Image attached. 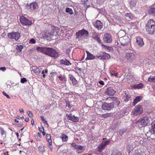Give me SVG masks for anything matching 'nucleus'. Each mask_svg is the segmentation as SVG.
<instances>
[{
  "label": "nucleus",
  "instance_id": "f257e3e1",
  "mask_svg": "<svg viewBox=\"0 0 155 155\" xmlns=\"http://www.w3.org/2000/svg\"><path fill=\"white\" fill-rule=\"evenodd\" d=\"M36 50L38 52L43 53L51 57L54 58L58 56V53L52 48L38 47L36 48Z\"/></svg>",
  "mask_w": 155,
  "mask_h": 155
},
{
  "label": "nucleus",
  "instance_id": "f03ea898",
  "mask_svg": "<svg viewBox=\"0 0 155 155\" xmlns=\"http://www.w3.org/2000/svg\"><path fill=\"white\" fill-rule=\"evenodd\" d=\"M121 44L124 47H127L130 42V38L127 36L121 37L119 39Z\"/></svg>",
  "mask_w": 155,
  "mask_h": 155
},
{
  "label": "nucleus",
  "instance_id": "7ed1b4c3",
  "mask_svg": "<svg viewBox=\"0 0 155 155\" xmlns=\"http://www.w3.org/2000/svg\"><path fill=\"white\" fill-rule=\"evenodd\" d=\"M113 103H104L102 105V108L105 110H109L114 107Z\"/></svg>",
  "mask_w": 155,
  "mask_h": 155
},
{
  "label": "nucleus",
  "instance_id": "20e7f679",
  "mask_svg": "<svg viewBox=\"0 0 155 155\" xmlns=\"http://www.w3.org/2000/svg\"><path fill=\"white\" fill-rule=\"evenodd\" d=\"M88 32L84 29L78 31L76 33V36L78 38L82 37H86L88 35Z\"/></svg>",
  "mask_w": 155,
  "mask_h": 155
},
{
  "label": "nucleus",
  "instance_id": "39448f33",
  "mask_svg": "<svg viewBox=\"0 0 155 155\" xmlns=\"http://www.w3.org/2000/svg\"><path fill=\"white\" fill-rule=\"evenodd\" d=\"M8 36L11 39H14L15 40H18L20 37V35L18 32H13L9 33L8 34Z\"/></svg>",
  "mask_w": 155,
  "mask_h": 155
},
{
  "label": "nucleus",
  "instance_id": "423d86ee",
  "mask_svg": "<svg viewBox=\"0 0 155 155\" xmlns=\"http://www.w3.org/2000/svg\"><path fill=\"white\" fill-rule=\"evenodd\" d=\"M143 112V108L141 105L136 106L134 111H132L133 114L137 115L142 113Z\"/></svg>",
  "mask_w": 155,
  "mask_h": 155
},
{
  "label": "nucleus",
  "instance_id": "0eeeda50",
  "mask_svg": "<svg viewBox=\"0 0 155 155\" xmlns=\"http://www.w3.org/2000/svg\"><path fill=\"white\" fill-rule=\"evenodd\" d=\"M150 124V120L148 117H144L140 121V124L143 126L149 125Z\"/></svg>",
  "mask_w": 155,
  "mask_h": 155
},
{
  "label": "nucleus",
  "instance_id": "6e6552de",
  "mask_svg": "<svg viewBox=\"0 0 155 155\" xmlns=\"http://www.w3.org/2000/svg\"><path fill=\"white\" fill-rule=\"evenodd\" d=\"M38 6L37 3L36 2H34L31 3L30 5L27 4L26 5V8L30 12L32 10H34Z\"/></svg>",
  "mask_w": 155,
  "mask_h": 155
},
{
  "label": "nucleus",
  "instance_id": "1a4fd4ad",
  "mask_svg": "<svg viewBox=\"0 0 155 155\" xmlns=\"http://www.w3.org/2000/svg\"><path fill=\"white\" fill-rule=\"evenodd\" d=\"M125 58L128 61L131 62L135 60V57L134 53H128L126 54L125 56Z\"/></svg>",
  "mask_w": 155,
  "mask_h": 155
},
{
  "label": "nucleus",
  "instance_id": "9d476101",
  "mask_svg": "<svg viewBox=\"0 0 155 155\" xmlns=\"http://www.w3.org/2000/svg\"><path fill=\"white\" fill-rule=\"evenodd\" d=\"M20 20L21 23L25 25H31L32 22L24 16L20 17Z\"/></svg>",
  "mask_w": 155,
  "mask_h": 155
},
{
  "label": "nucleus",
  "instance_id": "9b49d317",
  "mask_svg": "<svg viewBox=\"0 0 155 155\" xmlns=\"http://www.w3.org/2000/svg\"><path fill=\"white\" fill-rule=\"evenodd\" d=\"M103 41L106 43H110L112 41V39L110 34L109 33L105 34L103 38Z\"/></svg>",
  "mask_w": 155,
  "mask_h": 155
},
{
  "label": "nucleus",
  "instance_id": "f8f14e48",
  "mask_svg": "<svg viewBox=\"0 0 155 155\" xmlns=\"http://www.w3.org/2000/svg\"><path fill=\"white\" fill-rule=\"evenodd\" d=\"M110 57V55L108 54L105 52H104L102 53L100 56H98L97 58L100 59H107L109 58Z\"/></svg>",
  "mask_w": 155,
  "mask_h": 155
},
{
  "label": "nucleus",
  "instance_id": "ddd939ff",
  "mask_svg": "<svg viewBox=\"0 0 155 155\" xmlns=\"http://www.w3.org/2000/svg\"><path fill=\"white\" fill-rule=\"evenodd\" d=\"M116 91L111 87H109L105 92L106 94L109 95L113 96L114 95Z\"/></svg>",
  "mask_w": 155,
  "mask_h": 155
},
{
  "label": "nucleus",
  "instance_id": "4468645a",
  "mask_svg": "<svg viewBox=\"0 0 155 155\" xmlns=\"http://www.w3.org/2000/svg\"><path fill=\"white\" fill-rule=\"evenodd\" d=\"M95 28L98 29H101L103 27V23L99 20L97 21L94 24Z\"/></svg>",
  "mask_w": 155,
  "mask_h": 155
},
{
  "label": "nucleus",
  "instance_id": "2eb2a0df",
  "mask_svg": "<svg viewBox=\"0 0 155 155\" xmlns=\"http://www.w3.org/2000/svg\"><path fill=\"white\" fill-rule=\"evenodd\" d=\"M147 32L150 34H152L155 32V26L153 27L146 26Z\"/></svg>",
  "mask_w": 155,
  "mask_h": 155
},
{
  "label": "nucleus",
  "instance_id": "dca6fc26",
  "mask_svg": "<svg viewBox=\"0 0 155 155\" xmlns=\"http://www.w3.org/2000/svg\"><path fill=\"white\" fill-rule=\"evenodd\" d=\"M59 63L61 64H64L66 66H69L71 65V64L70 61L67 60L66 59H61L59 60Z\"/></svg>",
  "mask_w": 155,
  "mask_h": 155
},
{
  "label": "nucleus",
  "instance_id": "f3484780",
  "mask_svg": "<svg viewBox=\"0 0 155 155\" xmlns=\"http://www.w3.org/2000/svg\"><path fill=\"white\" fill-rule=\"evenodd\" d=\"M136 42L140 46H142L144 45V43L143 41V39L140 36L137 37Z\"/></svg>",
  "mask_w": 155,
  "mask_h": 155
},
{
  "label": "nucleus",
  "instance_id": "a211bd4d",
  "mask_svg": "<svg viewBox=\"0 0 155 155\" xmlns=\"http://www.w3.org/2000/svg\"><path fill=\"white\" fill-rule=\"evenodd\" d=\"M68 119L72 120V121L76 122L78 121L79 118L78 117H75L74 115L71 116V114L69 115L68 117Z\"/></svg>",
  "mask_w": 155,
  "mask_h": 155
},
{
  "label": "nucleus",
  "instance_id": "6ab92c4d",
  "mask_svg": "<svg viewBox=\"0 0 155 155\" xmlns=\"http://www.w3.org/2000/svg\"><path fill=\"white\" fill-rule=\"evenodd\" d=\"M105 139H106V138H103V140H104L103 141L101 145V147L102 149L104 148L105 147L108 145L110 142V140H104Z\"/></svg>",
  "mask_w": 155,
  "mask_h": 155
},
{
  "label": "nucleus",
  "instance_id": "aec40b11",
  "mask_svg": "<svg viewBox=\"0 0 155 155\" xmlns=\"http://www.w3.org/2000/svg\"><path fill=\"white\" fill-rule=\"evenodd\" d=\"M112 100L113 101L111 103H113L114 107L116 106H118L120 104V102L118 98L116 97H113L112 98Z\"/></svg>",
  "mask_w": 155,
  "mask_h": 155
},
{
  "label": "nucleus",
  "instance_id": "412c9836",
  "mask_svg": "<svg viewBox=\"0 0 155 155\" xmlns=\"http://www.w3.org/2000/svg\"><path fill=\"white\" fill-rule=\"evenodd\" d=\"M86 52L87 54V57L86 58V60L93 59L95 58V56L91 54L88 51H86Z\"/></svg>",
  "mask_w": 155,
  "mask_h": 155
},
{
  "label": "nucleus",
  "instance_id": "4be33fe9",
  "mask_svg": "<svg viewBox=\"0 0 155 155\" xmlns=\"http://www.w3.org/2000/svg\"><path fill=\"white\" fill-rule=\"evenodd\" d=\"M146 26L153 27L155 26V22L152 19H150L147 22Z\"/></svg>",
  "mask_w": 155,
  "mask_h": 155
},
{
  "label": "nucleus",
  "instance_id": "5701e85b",
  "mask_svg": "<svg viewBox=\"0 0 155 155\" xmlns=\"http://www.w3.org/2000/svg\"><path fill=\"white\" fill-rule=\"evenodd\" d=\"M31 70L34 71L36 74H38L40 72V70L37 67L33 66L31 68Z\"/></svg>",
  "mask_w": 155,
  "mask_h": 155
},
{
  "label": "nucleus",
  "instance_id": "b1692460",
  "mask_svg": "<svg viewBox=\"0 0 155 155\" xmlns=\"http://www.w3.org/2000/svg\"><path fill=\"white\" fill-rule=\"evenodd\" d=\"M77 150L76 152L78 153H81L82 151H79V150L84 151L85 149V147L84 146H82L80 145H78L76 148V149Z\"/></svg>",
  "mask_w": 155,
  "mask_h": 155
},
{
  "label": "nucleus",
  "instance_id": "393cba45",
  "mask_svg": "<svg viewBox=\"0 0 155 155\" xmlns=\"http://www.w3.org/2000/svg\"><path fill=\"white\" fill-rule=\"evenodd\" d=\"M137 2V0H130V6L131 8L135 7Z\"/></svg>",
  "mask_w": 155,
  "mask_h": 155
},
{
  "label": "nucleus",
  "instance_id": "a878e982",
  "mask_svg": "<svg viewBox=\"0 0 155 155\" xmlns=\"http://www.w3.org/2000/svg\"><path fill=\"white\" fill-rule=\"evenodd\" d=\"M149 13L153 16H155V7H152L149 10Z\"/></svg>",
  "mask_w": 155,
  "mask_h": 155
},
{
  "label": "nucleus",
  "instance_id": "bb28decb",
  "mask_svg": "<svg viewBox=\"0 0 155 155\" xmlns=\"http://www.w3.org/2000/svg\"><path fill=\"white\" fill-rule=\"evenodd\" d=\"M125 18L127 20L129 21L132 18V16L131 13H127L125 15Z\"/></svg>",
  "mask_w": 155,
  "mask_h": 155
},
{
  "label": "nucleus",
  "instance_id": "cd10ccee",
  "mask_svg": "<svg viewBox=\"0 0 155 155\" xmlns=\"http://www.w3.org/2000/svg\"><path fill=\"white\" fill-rule=\"evenodd\" d=\"M57 33L56 31H54L53 33H51L50 35V38L51 39L54 40L56 38V36Z\"/></svg>",
  "mask_w": 155,
  "mask_h": 155
},
{
  "label": "nucleus",
  "instance_id": "c85d7f7f",
  "mask_svg": "<svg viewBox=\"0 0 155 155\" xmlns=\"http://www.w3.org/2000/svg\"><path fill=\"white\" fill-rule=\"evenodd\" d=\"M70 80L72 81L73 85H75L77 84V81L73 76H71L70 77Z\"/></svg>",
  "mask_w": 155,
  "mask_h": 155
},
{
  "label": "nucleus",
  "instance_id": "c756f323",
  "mask_svg": "<svg viewBox=\"0 0 155 155\" xmlns=\"http://www.w3.org/2000/svg\"><path fill=\"white\" fill-rule=\"evenodd\" d=\"M141 99V98L139 96L137 97L134 100L133 105L134 106L137 103L140 101Z\"/></svg>",
  "mask_w": 155,
  "mask_h": 155
},
{
  "label": "nucleus",
  "instance_id": "7c9ffc66",
  "mask_svg": "<svg viewBox=\"0 0 155 155\" xmlns=\"http://www.w3.org/2000/svg\"><path fill=\"white\" fill-rule=\"evenodd\" d=\"M61 138L62 141L64 142H66L67 141L68 137L65 134H63L61 136Z\"/></svg>",
  "mask_w": 155,
  "mask_h": 155
},
{
  "label": "nucleus",
  "instance_id": "2f4dec72",
  "mask_svg": "<svg viewBox=\"0 0 155 155\" xmlns=\"http://www.w3.org/2000/svg\"><path fill=\"white\" fill-rule=\"evenodd\" d=\"M46 139L48 141V143H51V142H52L51 136L50 134H47L46 136Z\"/></svg>",
  "mask_w": 155,
  "mask_h": 155
},
{
  "label": "nucleus",
  "instance_id": "473e14b6",
  "mask_svg": "<svg viewBox=\"0 0 155 155\" xmlns=\"http://www.w3.org/2000/svg\"><path fill=\"white\" fill-rule=\"evenodd\" d=\"M134 87L135 89H140L143 87V84L141 83L138 84L137 85L134 86Z\"/></svg>",
  "mask_w": 155,
  "mask_h": 155
},
{
  "label": "nucleus",
  "instance_id": "72a5a7b5",
  "mask_svg": "<svg viewBox=\"0 0 155 155\" xmlns=\"http://www.w3.org/2000/svg\"><path fill=\"white\" fill-rule=\"evenodd\" d=\"M93 37L99 43H101V40L99 39V37L97 36V34H94L93 35Z\"/></svg>",
  "mask_w": 155,
  "mask_h": 155
},
{
  "label": "nucleus",
  "instance_id": "f704fd0d",
  "mask_svg": "<svg viewBox=\"0 0 155 155\" xmlns=\"http://www.w3.org/2000/svg\"><path fill=\"white\" fill-rule=\"evenodd\" d=\"M151 127H152V131L153 132V134H155V120L153 121L151 124Z\"/></svg>",
  "mask_w": 155,
  "mask_h": 155
},
{
  "label": "nucleus",
  "instance_id": "c9c22d12",
  "mask_svg": "<svg viewBox=\"0 0 155 155\" xmlns=\"http://www.w3.org/2000/svg\"><path fill=\"white\" fill-rule=\"evenodd\" d=\"M23 47L21 45H17V47H16V48L17 51L20 52L22 50V49L23 48Z\"/></svg>",
  "mask_w": 155,
  "mask_h": 155
},
{
  "label": "nucleus",
  "instance_id": "e433bc0d",
  "mask_svg": "<svg viewBox=\"0 0 155 155\" xmlns=\"http://www.w3.org/2000/svg\"><path fill=\"white\" fill-rule=\"evenodd\" d=\"M127 131V129H120L119 131V135L121 136L123 135L124 134L125 132H126Z\"/></svg>",
  "mask_w": 155,
  "mask_h": 155
},
{
  "label": "nucleus",
  "instance_id": "4c0bfd02",
  "mask_svg": "<svg viewBox=\"0 0 155 155\" xmlns=\"http://www.w3.org/2000/svg\"><path fill=\"white\" fill-rule=\"evenodd\" d=\"M118 34L120 36L123 37V36L125 34V32L124 30L121 29L119 31Z\"/></svg>",
  "mask_w": 155,
  "mask_h": 155
},
{
  "label": "nucleus",
  "instance_id": "58836bf2",
  "mask_svg": "<svg viewBox=\"0 0 155 155\" xmlns=\"http://www.w3.org/2000/svg\"><path fill=\"white\" fill-rule=\"evenodd\" d=\"M65 11L66 12L69 13L71 15H72L73 14L72 10L70 8H67Z\"/></svg>",
  "mask_w": 155,
  "mask_h": 155
},
{
  "label": "nucleus",
  "instance_id": "ea45409f",
  "mask_svg": "<svg viewBox=\"0 0 155 155\" xmlns=\"http://www.w3.org/2000/svg\"><path fill=\"white\" fill-rule=\"evenodd\" d=\"M39 150L42 153H43L45 151L44 146L41 147L40 146L38 147Z\"/></svg>",
  "mask_w": 155,
  "mask_h": 155
},
{
  "label": "nucleus",
  "instance_id": "a19ab883",
  "mask_svg": "<svg viewBox=\"0 0 155 155\" xmlns=\"http://www.w3.org/2000/svg\"><path fill=\"white\" fill-rule=\"evenodd\" d=\"M125 94V95L124 96L126 98L124 99V101L126 102H127L130 100V96L127 94Z\"/></svg>",
  "mask_w": 155,
  "mask_h": 155
},
{
  "label": "nucleus",
  "instance_id": "79ce46f5",
  "mask_svg": "<svg viewBox=\"0 0 155 155\" xmlns=\"http://www.w3.org/2000/svg\"><path fill=\"white\" fill-rule=\"evenodd\" d=\"M148 81L150 82H153L155 83V78H151L150 76L148 78Z\"/></svg>",
  "mask_w": 155,
  "mask_h": 155
},
{
  "label": "nucleus",
  "instance_id": "37998d69",
  "mask_svg": "<svg viewBox=\"0 0 155 155\" xmlns=\"http://www.w3.org/2000/svg\"><path fill=\"white\" fill-rule=\"evenodd\" d=\"M111 155H122L121 153L120 152L117 151H114L111 154Z\"/></svg>",
  "mask_w": 155,
  "mask_h": 155
},
{
  "label": "nucleus",
  "instance_id": "c03bdc74",
  "mask_svg": "<svg viewBox=\"0 0 155 155\" xmlns=\"http://www.w3.org/2000/svg\"><path fill=\"white\" fill-rule=\"evenodd\" d=\"M110 73L112 76H117V73H116L115 71H112L110 72Z\"/></svg>",
  "mask_w": 155,
  "mask_h": 155
},
{
  "label": "nucleus",
  "instance_id": "a18cd8bd",
  "mask_svg": "<svg viewBox=\"0 0 155 155\" xmlns=\"http://www.w3.org/2000/svg\"><path fill=\"white\" fill-rule=\"evenodd\" d=\"M40 117L41 118L42 120L45 124H47V122L46 120V119L44 118V117L42 116H40Z\"/></svg>",
  "mask_w": 155,
  "mask_h": 155
},
{
  "label": "nucleus",
  "instance_id": "49530a36",
  "mask_svg": "<svg viewBox=\"0 0 155 155\" xmlns=\"http://www.w3.org/2000/svg\"><path fill=\"white\" fill-rule=\"evenodd\" d=\"M109 116V114L107 113L106 114H102L101 115V117H102L105 118L108 117Z\"/></svg>",
  "mask_w": 155,
  "mask_h": 155
},
{
  "label": "nucleus",
  "instance_id": "de8ad7c7",
  "mask_svg": "<svg viewBox=\"0 0 155 155\" xmlns=\"http://www.w3.org/2000/svg\"><path fill=\"white\" fill-rule=\"evenodd\" d=\"M27 113L30 117H33V114L31 112L28 111L27 112Z\"/></svg>",
  "mask_w": 155,
  "mask_h": 155
},
{
  "label": "nucleus",
  "instance_id": "09e8293b",
  "mask_svg": "<svg viewBox=\"0 0 155 155\" xmlns=\"http://www.w3.org/2000/svg\"><path fill=\"white\" fill-rule=\"evenodd\" d=\"M58 78H59L60 80L61 81L63 82H64L65 81L64 78V77H62L61 76H59L58 77Z\"/></svg>",
  "mask_w": 155,
  "mask_h": 155
},
{
  "label": "nucleus",
  "instance_id": "8fccbe9b",
  "mask_svg": "<svg viewBox=\"0 0 155 155\" xmlns=\"http://www.w3.org/2000/svg\"><path fill=\"white\" fill-rule=\"evenodd\" d=\"M27 81V79L26 78H23L21 79V82L22 83H24L26 81Z\"/></svg>",
  "mask_w": 155,
  "mask_h": 155
},
{
  "label": "nucleus",
  "instance_id": "3c124183",
  "mask_svg": "<svg viewBox=\"0 0 155 155\" xmlns=\"http://www.w3.org/2000/svg\"><path fill=\"white\" fill-rule=\"evenodd\" d=\"M52 142H51V143H48V146L49 147V148H50L51 151H52Z\"/></svg>",
  "mask_w": 155,
  "mask_h": 155
},
{
  "label": "nucleus",
  "instance_id": "603ef678",
  "mask_svg": "<svg viewBox=\"0 0 155 155\" xmlns=\"http://www.w3.org/2000/svg\"><path fill=\"white\" fill-rule=\"evenodd\" d=\"M3 94L6 97L8 98V99H10V97L9 96L8 94H7L4 91H3Z\"/></svg>",
  "mask_w": 155,
  "mask_h": 155
},
{
  "label": "nucleus",
  "instance_id": "864d4df0",
  "mask_svg": "<svg viewBox=\"0 0 155 155\" xmlns=\"http://www.w3.org/2000/svg\"><path fill=\"white\" fill-rule=\"evenodd\" d=\"M71 145L72 147H74L75 149L76 148V147H77V146H78V145H76L75 143H72Z\"/></svg>",
  "mask_w": 155,
  "mask_h": 155
},
{
  "label": "nucleus",
  "instance_id": "5fc2aeb1",
  "mask_svg": "<svg viewBox=\"0 0 155 155\" xmlns=\"http://www.w3.org/2000/svg\"><path fill=\"white\" fill-rule=\"evenodd\" d=\"M1 132L2 134V135L5 134V131L3 130L2 128H1Z\"/></svg>",
  "mask_w": 155,
  "mask_h": 155
},
{
  "label": "nucleus",
  "instance_id": "6e6d98bb",
  "mask_svg": "<svg viewBox=\"0 0 155 155\" xmlns=\"http://www.w3.org/2000/svg\"><path fill=\"white\" fill-rule=\"evenodd\" d=\"M38 129L40 132H42V131H44V127L42 126L41 127H39Z\"/></svg>",
  "mask_w": 155,
  "mask_h": 155
},
{
  "label": "nucleus",
  "instance_id": "4d7b16f0",
  "mask_svg": "<svg viewBox=\"0 0 155 155\" xmlns=\"http://www.w3.org/2000/svg\"><path fill=\"white\" fill-rule=\"evenodd\" d=\"M140 120H139L137 121H136L135 122H133V124H137L138 123L140 124Z\"/></svg>",
  "mask_w": 155,
  "mask_h": 155
},
{
  "label": "nucleus",
  "instance_id": "13d9d810",
  "mask_svg": "<svg viewBox=\"0 0 155 155\" xmlns=\"http://www.w3.org/2000/svg\"><path fill=\"white\" fill-rule=\"evenodd\" d=\"M30 42L32 44H35L36 43L35 40L33 38H32L30 40Z\"/></svg>",
  "mask_w": 155,
  "mask_h": 155
},
{
  "label": "nucleus",
  "instance_id": "bf43d9fd",
  "mask_svg": "<svg viewBox=\"0 0 155 155\" xmlns=\"http://www.w3.org/2000/svg\"><path fill=\"white\" fill-rule=\"evenodd\" d=\"M16 118L17 119H20V118L22 120H23L25 118H24V117L23 116H22L21 117H20L19 116H17L16 117Z\"/></svg>",
  "mask_w": 155,
  "mask_h": 155
},
{
  "label": "nucleus",
  "instance_id": "052dcab7",
  "mask_svg": "<svg viewBox=\"0 0 155 155\" xmlns=\"http://www.w3.org/2000/svg\"><path fill=\"white\" fill-rule=\"evenodd\" d=\"M0 69L3 71H4L6 70V68L5 67H1L0 68Z\"/></svg>",
  "mask_w": 155,
  "mask_h": 155
},
{
  "label": "nucleus",
  "instance_id": "680f3d73",
  "mask_svg": "<svg viewBox=\"0 0 155 155\" xmlns=\"http://www.w3.org/2000/svg\"><path fill=\"white\" fill-rule=\"evenodd\" d=\"M99 83L102 85H104V82L102 81H99Z\"/></svg>",
  "mask_w": 155,
  "mask_h": 155
},
{
  "label": "nucleus",
  "instance_id": "e2e57ef3",
  "mask_svg": "<svg viewBox=\"0 0 155 155\" xmlns=\"http://www.w3.org/2000/svg\"><path fill=\"white\" fill-rule=\"evenodd\" d=\"M66 106H68V107H70V104L69 101L66 102Z\"/></svg>",
  "mask_w": 155,
  "mask_h": 155
},
{
  "label": "nucleus",
  "instance_id": "0e129e2a",
  "mask_svg": "<svg viewBox=\"0 0 155 155\" xmlns=\"http://www.w3.org/2000/svg\"><path fill=\"white\" fill-rule=\"evenodd\" d=\"M16 125L18 127H21L23 126V124H16Z\"/></svg>",
  "mask_w": 155,
  "mask_h": 155
},
{
  "label": "nucleus",
  "instance_id": "69168bd1",
  "mask_svg": "<svg viewBox=\"0 0 155 155\" xmlns=\"http://www.w3.org/2000/svg\"><path fill=\"white\" fill-rule=\"evenodd\" d=\"M34 120L33 119H32L31 120V124L33 125L34 124Z\"/></svg>",
  "mask_w": 155,
  "mask_h": 155
},
{
  "label": "nucleus",
  "instance_id": "338daca9",
  "mask_svg": "<svg viewBox=\"0 0 155 155\" xmlns=\"http://www.w3.org/2000/svg\"><path fill=\"white\" fill-rule=\"evenodd\" d=\"M28 120H29V118L28 117H26L25 119V121L27 122L28 121Z\"/></svg>",
  "mask_w": 155,
  "mask_h": 155
},
{
  "label": "nucleus",
  "instance_id": "774afa93",
  "mask_svg": "<svg viewBox=\"0 0 155 155\" xmlns=\"http://www.w3.org/2000/svg\"><path fill=\"white\" fill-rule=\"evenodd\" d=\"M19 111L20 113H23L24 112V110L22 109H19Z\"/></svg>",
  "mask_w": 155,
  "mask_h": 155
}]
</instances>
